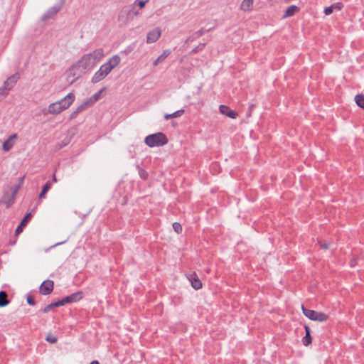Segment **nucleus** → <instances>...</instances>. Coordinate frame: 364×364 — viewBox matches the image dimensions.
<instances>
[{
	"instance_id": "obj_33",
	"label": "nucleus",
	"mask_w": 364,
	"mask_h": 364,
	"mask_svg": "<svg viewBox=\"0 0 364 364\" xmlns=\"http://www.w3.org/2000/svg\"><path fill=\"white\" fill-rule=\"evenodd\" d=\"M173 228L177 233H180L182 232V227L181 224L178 223H174L173 224Z\"/></svg>"
},
{
	"instance_id": "obj_29",
	"label": "nucleus",
	"mask_w": 364,
	"mask_h": 364,
	"mask_svg": "<svg viewBox=\"0 0 364 364\" xmlns=\"http://www.w3.org/2000/svg\"><path fill=\"white\" fill-rule=\"evenodd\" d=\"M312 338L311 334H306L305 336L302 338L303 344L306 346H309L311 343Z\"/></svg>"
},
{
	"instance_id": "obj_35",
	"label": "nucleus",
	"mask_w": 364,
	"mask_h": 364,
	"mask_svg": "<svg viewBox=\"0 0 364 364\" xmlns=\"http://www.w3.org/2000/svg\"><path fill=\"white\" fill-rule=\"evenodd\" d=\"M333 8L332 6L325 8L324 13L326 15H330L333 13Z\"/></svg>"
},
{
	"instance_id": "obj_24",
	"label": "nucleus",
	"mask_w": 364,
	"mask_h": 364,
	"mask_svg": "<svg viewBox=\"0 0 364 364\" xmlns=\"http://www.w3.org/2000/svg\"><path fill=\"white\" fill-rule=\"evenodd\" d=\"M51 188V184L50 182H47L43 187L41 193L38 196L39 199H42L45 197L46 193L49 191Z\"/></svg>"
},
{
	"instance_id": "obj_34",
	"label": "nucleus",
	"mask_w": 364,
	"mask_h": 364,
	"mask_svg": "<svg viewBox=\"0 0 364 364\" xmlns=\"http://www.w3.org/2000/svg\"><path fill=\"white\" fill-rule=\"evenodd\" d=\"M148 0L143 1V0H136L134 2V4H137L141 9L144 8L146 5Z\"/></svg>"
},
{
	"instance_id": "obj_28",
	"label": "nucleus",
	"mask_w": 364,
	"mask_h": 364,
	"mask_svg": "<svg viewBox=\"0 0 364 364\" xmlns=\"http://www.w3.org/2000/svg\"><path fill=\"white\" fill-rule=\"evenodd\" d=\"M9 90L4 85L3 87H0V102L9 95Z\"/></svg>"
},
{
	"instance_id": "obj_16",
	"label": "nucleus",
	"mask_w": 364,
	"mask_h": 364,
	"mask_svg": "<svg viewBox=\"0 0 364 364\" xmlns=\"http://www.w3.org/2000/svg\"><path fill=\"white\" fill-rule=\"evenodd\" d=\"M31 213H28L24 216V218L21 221L19 225L16 229L15 233L16 235H18L23 231V229L27 225L28 222L31 220Z\"/></svg>"
},
{
	"instance_id": "obj_13",
	"label": "nucleus",
	"mask_w": 364,
	"mask_h": 364,
	"mask_svg": "<svg viewBox=\"0 0 364 364\" xmlns=\"http://www.w3.org/2000/svg\"><path fill=\"white\" fill-rule=\"evenodd\" d=\"M64 4V0H61V4L60 6H55L50 9L43 16L42 20L45 21L50 18H51L53 16L55 15L61 9V6Z\"/></svg>"
},
{
	"instance_id": "obj_15",
	"label": "nucleus",
	"mask_w": 364,
	"mask_h": 364,
	"mask_svg": "<svg viewBox=\"0 0 364 364\" xmlns=\"http://www.w3.org/2000/svg\"><path fill=\"white\" fill-rule=\"evenodd\" d=\"M219 110L222 114L225 115L230 118L235 119L237 117V113L226 105H220L219 107Z\"/></svg>"
},
{
	"instance_id": "obj_23",
	"label": "nucleus",
	"mask_w": 364,
	"mask_h": 364,
	"mask_svg": "<svg viewBox=\"0 0 364 364\" xmlns=\"http://www.w3.org/2000/svg\"><path fill=\"white\" fill-rule=\"evenodd\" d=\"M184 113V109H179L172 114H166L164 118L168 120L171 118H176L181 116Z\"/></svg>"
},
{
	"instance_id": "obj_30",
	"label": "nucleus",
	"mask_w": 364,
	"mask_h": 364,
	"mask_svg": "<svg viewBox=\"0 0 364 364\" xmlns=\"http://www.w3.org/2000/svg\"><path fill=\"white\" fill-rule=\"evenodd\" d=\"M58 303L59 304V306H63L68 303H72L71 301H70V296H67L64 298H63L61 300L58 301Z\"/></svg>"
},
{
	"instance_id": "obj_7",
	"label": "nucleus",
	"mask_w": 364,
	"mask_h": 364,
	"mask_svg": "<svg viewBox=\"0 0 364 364\" xmlns=\"http://www.w3.org/2000/svg\"><path fill=\"white\" fill-rule=\"evenodd\" d=\"M139 13L135 10L134 6L124 7L118 16L119 21L126 24L133 20L134 16H138Z\"/></svg>"
},
{
	"instance_id": "obj_36",
	"label": "nucleus",
	"mask_w": 364,
	"mask_h": 364,
	"mask_svg": "<svg viewBox=\"0 0 364 364\" xmlns=\"http://www.w3.org/2000/svg\"><path fill=\"white\" fill-rule=\"evenodd\" d=\"M27 302H28V304H29L30 305H32V306L35 305V304H36L33 297L31 296H28L27 297Z\"/></svg>"
},
{
	"instance_id": "obj_41",
	"label": "nucleus",
	"mask_w": 364,
	"mask_h": 364,
	"mask_svg": "<svg viewBox=\"0 0 364 364\" xmlns=\"http://www.w3.org/2000/svg\"><path fill=\"white\" fill-rule=\"evenodd\" d=\"M90 364H100L98 361L94 360Z\"/></svg>"
},
{
	"instance_id": "obj_31",
	"label": "nucleus",
	"mask_w": 364,
	"mask_h": 364,
	"mask_svg": "<svg viewBox=\"0 0 364 364\" xmlns=\"http://www.w3.org/2000/svg\"><path fill=\"white\" fill-rule=\"evenodd\" d=\"M46 340L50 343H55L57 342V338L51 333L47 335Z\"/></svg>"
},
{
	"instance_id": "obj_19",
	"label": "nucleus",
	"mask_w": 364,
	"mask_h": 364,
	"mask_svg": "<svg viewBox=\"0 0 364 364\" xmlns=\"http://www.w3.org/2000/svg\"><path fill=\"white\" fill-rule=\"evenodd\" d=\"M9 303L6 293L4 291H0V307L6 306Z\"/></svg>"
},
{
	"instance_id": "obj_38",
	"label": "nucleus",
	"mask_w": 364,
	"mask_h": 364,
	"mask_svg": "<svg viewBox=\"0 0 364 364\" xmlns=\"http://www.w3.org/2000/svg\"><path fill=\"white\" fill-rule=\"evenodd\" d=\"M321 247L324 250H327L331 247V243H328V242L321 243Z\"/></svg>"
},
{
	"instance_id": "obj_5",
	"label": "nucleus",
	"mask_w": 364,
	"mask_h": 364,
	"mask_svg": "<svg viewBox=\"0 0 364 364\" xmlns=\"http://www.w3.org/2000/svg\"><path fill=\"white\" fill-rule=\"evenodd\" d=\"M144 143L149 147L161 146L168 143V139L164 133L158 132L146 136Z\"/></svg>"
},
{
	"instance_id": "obj_2",
	"label": "nucleus",
	"mask_w": 364,
	"mask_h": 364,
	"mask_svg": "<svg viewBox=\"0 0 364 364\" xmlns=\"http://www.w3.org/2000/svg\"><path fill=\"white\" fill-rule=\"evenodd\" d=\"M120 62L121 58L118 55L112 56L105 63L100 66L97 72H95L92 77V82L97 83L105 79L114 68L119 65Z\"/></svg>"
},
{
	"instance_id": "obj_27",
	"label": "nucleus",
	"mask_w": 364,
	"mask_h": 364,
	"mask_svg": "<svg viewBox=\"0 0 364 364\" xmlns=\"http://www.w3.org/2000/svg\"><path fill=\"white\" fill-rule=\"evenodd\" d=\"M240 9L244 11H248L250 9V0H243L240 5Z\"/></svg>"
},
{
	"instance_id": "obj_10",
	"label": "nucleus",
	"mask_w": 364,
	"mask_h": 364,
	"mask_svg": "<svg viewBox=\"0 0 364 364\" xmlns=\"http://www.w3.org/2000/svg\"><path fill=\"white\" fill-rule=\"evenodd\" d=\"M18 139L17 134L10 135L3 143L2 149L4 151H9L14 146V144Z\"/></svg>"
},
{
	"instance_id": "obj_8",
	"label": "nucleus",
	"mask_w": 364,
	"mask_h": 364,
	"mask_svg": "<svg viewBox=\"0 0 364 364\" xmlns=\"http://www.w3.org/2000/svg\"><path fill=\"white\" fill-rule=\"evenodd\" d=\"M301 309L304 316L312 321L322 322L328 319V315L324 313L306 309L304 306H301Z\"/></svg>"
},
{
	"instance_id": "obj_11",
	"label": "nucleus",
	"mask_w": 364,
	"mask_h": 364,
	"mask_svg": "<svg viewBox=\"0 0 364 364\" xmlns=\"http://www.w3.org/2000/svg\"><path fill=\"white\" fill-rule=\"evenodd\" d=\"M53 289V282L51 280L44 281L41 287L40 291L42 294L47 295L52 292Z\"/></svg>"
},
{
	"instance_id": "obj_18",
	"label": "nucleus",
	"mask_w": 364,
	"mask_h": 364,
	"mask_svg": "<svg viewBox=\"0 0 364 364\" xmlns=\"http://www.w3.org/2000/svg\"><path fill=\"white\" fill-rule=\"evenodd\" d=\"M299 10L298 7L295 5L289 6L283 16L284 18H287L293 16Z\"/></svg>"
},
{
	"instance_id": "obj_4",
	"label": "nucleus",
	"mask_w": 364,
	"mask_h": 364,
	"mask_svg": "<svg viewBox=\"0 0 364 364\" xmlns=\"http://www.w3.org/2000/svg\"><path fill=\"white\" fill-rule=\"evenodd\" d=\"M105 88L103 87L97 93L92 95L91 97L85 100L77 108L70 114V118H75L79 113L92 107L95 103L100 100L102 97V94L105 92Z\"/></svg>"
},
{
	"instance_id": "obj_25",
	"label": "nucleus",
	"mask_w": 364,
	"mask_h": 364,
	"mask_svg": "<svg viewBox=\"0 0 364 364\" xmlns=\"http://www.w3.org/2000/svg\"><path fill=\"white\" fill-rule=\"evenodd\" d=\"M18 187H16L15 191H14V195H15L16 192L17 191ZM14 196H12V198H6V197H4L3 198V202L6 205V207H10L13 203H14Z\"/></svg>"
},
{
	"instance_id": "obj_3",
	"label": "nucleus",
	"mask_w": 364,
	"mask_h": 364,
	"mask_svg": "<svg viewBox=\"0 0 364 364\" xmlns=\"http://www.w3.org/2000/svg\"><path fill=\"white\" fill-rule=\"evenodd\" d=\"M75 95L73 92L68 93L64 98L50 103L48 107L47 112L50 114H58L67 109L75 101Z\"/></svg>"
},
{
	"instance_id": "obj_17",
	"label": "nucleus",
	"mask_w": 364,
	"mask_h": 364,
	"mask_svg": "<svg viewBox=\"0 0 364 364\" xmlns=\"http://www.w3.org/2000/svg\"><path fill=\"white\" fill-rule=\"evenodd\" d=\"M171 54L170 50H165L163 53L154 61L153 65L156 66L163 62Z\"/></svg>"
},
{
	"instance_id": "obj_20",
	"label": "nucleus",
	"mask_w": 364,
	"mask_h": 364,
	"mask_svg": "<svg viewBox=\"0 0 364 364\" xmlns=\"http://www.w3.org/2000/svg\"><path fill=\"white\" fill-rule=\"evenodd\" d=\"M204 33H205L203 29H200V30L195 32L192 36H189L186 39V43L191 42V41H194L195 39L202 36Z\"/></svg>"
},
{
	"instance_id": "obj_1",
	"label": "nucleus",
	"mask_w": 364,
	"mask_h": 364,
	"mask_svg": "<svg viewBox=\"0 0 364 364\" xmlns=\"http://www.w3.org/2000/svg\"><path fill=\"white\" fill-rule=\"evenodd\" d=\"M105 56L102 48L84 54L76 63L85 73L90 71Z\"/></svg>"
},
{
	"instance_id": "obj_21",
	"label": "nucleus",
	"mask_w": 364,
	"mask_h": 364,
	"mask_svg": "<svg viewBox=\"0 0 364 364\" xmlns=\"http://www.w3.org/2000/svg\"><path fill=\"white\" fill-rule=\"evenodd\" d=\"M69 296H70V301H71L72 303L77 302L82 298V291L75 292V293L69 295Z\"/></svg>"
},
{
	"instance_id": "obj_42",
	"label": "nucleus",
	"mask_w": 364,
	"mask_h": 364,
	"mask_svg": "<svg viewBox=\"0 0 364 364\" xmlns=\"http://www.w3.org/2000/svg\"><path fill=\"white\" fill-rule=\"evenodd\" d=\"M23 178H24V177H23V176L22 178H20V183H21V184L22 183L23 181Z\"/></svg>"
},
{
	"instance_id": "obj_22",
	"label": "nucleus",
	"mask_w": 364,
	"mask_h": 364,
	"mask_svg": "<svg viewBox=\"0 0 364 364\" xmlns=\"http://www.w3.org/2000/svg\"><path fill=\"white\" fill-rule=\"evenodd\" d=\"M355 102L358 107L364 109V95L358 94L355 97Z\"/></svg>"
},
{
	"instance_id": "obj_40",
	"label": "nucleus",
	"mask_w": 364,
	"mask_h": 364,
	"mask_svg": "<svg viewBox=\"0 0 364 364\" xmlns=\"http://www.w3.org/2000/svg\"><path fill=\"white\" fill-rule=\"evenodd\" d=\"M52 181L53 183H56L58 181L57 178H56V176H55V173H53V176H52Z\"/></svg>"
},
{
	"instance_id": "obj_14",
	"label": "nucleus",
	"mask_w": 364,
	"mask_h": 364,
	"mask_svg": "<svg viewBox=\"0 0 364 364\" xmlns=\"http://www.w3.org/2000/svg\"><path fill=\"white\" fill-rule=\"evenodd\" d=\"M18 79L19 75L18 74H14L6 79L4 82V86L10 91L14 87Z\"/></svg>"
},
{
	"instance_id": "obj_43",
	"label": "nucleus",
	"mask_w": 364,
	"mask_h": 364,
	"mask_svg": "<svg viewBox=\"0 0 364 364\" xmlns=\"http://www.w3.org/2000/svg\"><path fill=\"white\" fill-rule=\"evenodd\" d=\"M62 243H63V242L57 243V244H55V245H53V247H55V246H57V245H59L60 244H62Z\"/></svg>"
},
{
	"instance_id": "obj_6",
	"label": "nucleus",
	"mask_w": 364,
	"mask_h": 364,
	"mask_svg": "<svg viewBox=\"0 0 364 364\" xmlns=\"http://www.w3.org/2000/svg\"><path fill=\"white\" fill-rule=\"evenodd\" d=\"M83 74H85L77 63L73 64L65 73V79L69 85L73 84Z\"/></svg>"
},
{
	"instance_id": "obj_9",
	"label": "nucleus",
	"mask_w": 364,
	"mask_h": 364,
	"mask_svg": "<svg viewBox=\"0 0 364 364\" xmlns=\"http://www.w3.org/2000/svg\"><path fill=\"white\" fill-rule=\"evenodd\" d=\"M161 36V31L159 28H155L149 31L146 36V43H152L156 42Z\"/></svg>"
},
{
	"instance_id": "obj_39",
	"label": "nucleus",
	"mask_w": 364,
	"mask_h": 364,
	"mask_svg": "<svg viewBox=\"0 0 364 364\" xmlns=\"http://www.w3.org/2000/svg\"><path fill=\"white\" fill-rule=\"evenodd\" d=\"M304 328H305L306 334H311V330L309 326H305Z\"/></svg>"
},
{
	"instance_id": "obj_32",
	"label": "nucleus",
	"mask_w": 364,
	"mask_h": 364,
	"mask_svg": "<svg viewBox=\"0 0 364 364\" xmlns=\"http://www.w3.org/2000/svg\"><path fill=\"white\" fill-rule=\"evenodd\" d=\"M205 43H200L199 44L198 46H196V48H194L191 52V54H194V53H198V51L200 50H202L204 47H205Z\"/></svg>"
},
{
	"instance_id": "obj_26",
	"label": "nucleus",
	"mask_w": 364,
	"mask_h": 364,
	"mask_svg": "<svg viewBox=\"0 0 364 364\" xmlns=\"http://www.w3.org/2000/svg\"><path fill=\"white\" fill-rule=\"evenodd\" d=\"M59 304L58 303V301L56 302H53V303H51L48 305H47L43 310L42 311L45 314L49 312L50 311H51L53 308L55 307H59Z\"/></svg>"
},
{
	"instance_id": "obj_37",
	"label": "nucleus",
	"mask_w": 364,
	"mask_h": 364,
	"mask_svg": "<svg viewBox=\"0 0 364 364\" xmlns=\"http://www.w3.org/2000/svg\"><path fill=\"white\" fill-rule=\"evenodd\" d=\"M331 6H333V9H338V10H341L343 6L341 3H336V4H332Z\"/></svg>"
},
{
	"instance_id": "obj_12",
	"label": "nucleus",
	"mask_w": 364,
	"mask_h": 364,
	"mask_svg": "<svg viewBox=\"0 0 364 364\" xmlns=\"http://www.w3.org/2000/svg\"><path fill=\"white\" fill-rule=\"evenodd\" d=\"M187 277L193 289L198 290L202 288V282L195 272L189 274Z\"/></svg>"
}]
</instances>
